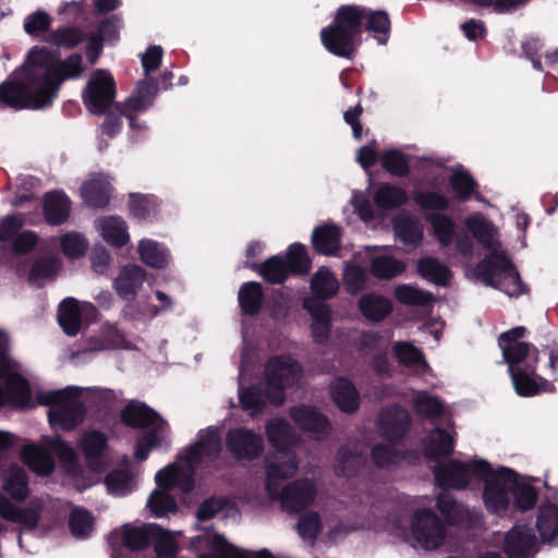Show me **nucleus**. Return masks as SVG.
<instances>
[{
	"label": "nucleus",
	"instance_id": "f257e3e1",
	"mask_svg": "<svg viewBox=\"0 0 558 558\" xmlns=\"http://www.w3.org/2000/svg\"><path fill=\"white\" fill-rule=\"evenodd\" d=\"M82 61L80 53L58 61L44 49L32 50L22 72L0 85V100L13 108H44L51 104L65 78L82 75Z\"/></svg>",
	"mask_w": 558,
	"mask_h": 558
},
{
	"label": "nucleus",
	"instance_id": "f03ea898",
	"mask_svg": "<svg viewBox=\"0 0 558 558\" xmlns=\"http://www.w3.org/2000/svg\"><path fill=\"white\" fill-rule=\"evenodd\" d=\"M433 470L441 487L464 488L473 478L484 482L483 500L494 513L505 512L511 496L522 511L531 509L536 502V490L525 478L508 468L493 470L485 460L470 463L453 460L447 464H437Z\"/></svg>",
	"mask_w": 558,
	"mask_h": 558
},
{
	"label": "nucleus",
	"instance_id": "7ed1b4c3",
	"mask_svg": "<svg viewBox=\"0 0 558 558\" xmlns=\"http://www.w3.org/2000/svg\"><path fill=\"white\" fill-rule=\"evenodd\" d=\"M221 450V439L216 430L201 434L198 441L186 451L183 466L175 463L167 466L156 474V482L162 489L154 490L148 498V507L156 517H162L177 510L175 500L168 494V489L179 487L183 493L192 490L194 486L193 473L196 465L204 459H215Z\"/></svg>",
	"mask_w": 558,
	"mask_h": 558
},
{
	"label": "nucleus",
	"instance_id": "20e7f679",
	"mask_svg": "<svg viewBox=\"0 0 558 558\" xmlns=\"http://www.w3.org/2000/svg\"><path fill=\"white\" fill-rule=\"evenodd\" d=\"M363 21H366V31L384 35L377 39L379 44H386L390 21L385 11H371L359 5H342L336 13L333 24L320 33L326 49L336 56L351 58L356 48V37L362 31Z\"/></svg>",
	"mask_w": 558,
	"mask_h": 558
},
{
	"label": "nucleus",
	"instance_id": "39448f33",
	"mask_svg": "<svg viewBox=\"0 0 558 558\" xmlns=\"http://www.w3.org/2000/svg\"><path fill=\"white\" fill-rule=\"evenodd\" d=\"M466 227L484 247L492 250L477 264L474 271L476 278L486 286L502 290L509 296L520 295L524 286L506 252L500 248L494 226L483 218L471 217L466 220Z\"/></svg>",
	"mask_w": 558,
	"mask_h": 558
},
{
	"label": "nucleus",
	"instance_id": "423d86ee",
	"mask_svg": "<svg viewBox=\"0 0 558 558\" xmlns=\"http://www.w3.org/2000/svg\"><path fill=\"white\" fill-rule=\"evenodd\" d=\"M302 374L300 364L288 355L270 357L265 364V391L258 386L240 389L239 399L243 410L251 415L264 412L267 402L278 407L286 400L284 390L299 383Z\"/></svg>",
	"mask_w": 558,
	"mask_h": 558
},
{
	"label": "nucleus",
	"instance_id": "0eeeda50",
	"mask_svg": "<svg viewBox=\"0 0 558 558\" xmlns=\"http://www.w3.org/2000/svg\"><path fill=\"white\" fill-rule=\"evenodd\" d=\"M266 435L275 452L266 460L267 487L276 493V484L279 480L291 477L298 470L299 461L291 450L295 437L293 428L282 418H272L267 422Z\"/></svg>",
	"mask_w": 558,
	"mask_h": 558
},
{
	"label": "nucleus",
	"instance_id": "6e6552de",
	"mask_svg": "<svg viewBox=\"0 0 558 558\" xmlns=\"http://www.w3.org/2000/svg\"><path fill=\"white\" fill-rule=\"evenodd\" d=\"M82 390L80 387H68L37 392V401L50 407L48 417L53 428L71 430L83 422L85 408L78 399Z\"/></svg>",
	"mask_w": 558,
	"mask_h": 558
},
{
	"label": "nucleus",
	"instance_id": "1a4fd4ad",
	"mask_svg": "<svg viewBox=\"0 0 558 558\" xmlns=\"http://www.w3.org/2000/svg\"><path fill=\"white\" fill-rule=\"evenodd\" d=\"M504 361L509 365V372L515 391L520 396H533L539 391L534 379L537 350L526 342L513 341L501 344Z\"/></svg>",
	"mask_w": 558,
	"mask_h": 558
},
{
	"label": "nucleus",
	"instance_id": "9d476101",
	"mask_svg": "<svg viewBox=\"0 0 558 558\" xmlns=\"http://www.w3.org/2000/svg\"><path fill=\"white\" fill-rule=\"evenodd\" d=\"M123 422L132 427L146 429L145 435L137 441L135 457L143 461L148 451L159 446L165 421L150 408L141 402L132 401L122 411Z\"/></svg>",
	"mask_w": 558,
	"mask_h": 558
},
{
	"label": "nucleus",
	"instance_id": "9b49d317",
	"mask_svg": "<svg viewBox=\"0 0 558 558\" xmlns=\"http://www.w3.org/2000/svg\"><path fill=\"white\" fill-rule=\"evenodd\" d=\"M45 447L27 446L22 456L26 464L39 474H49L54 468L51 452L65 463L72 464L76 460V453L72 447L63 441L60 436L45 437Z\"/></svg>",
	"mask_w": 558,
	"mask_h": 558
},
{
	"label": "nucleus",
	"instance_id": "f8f14e48",
	"mask_svg": "<svg viewBox=\"0 0 558 558\" xmlns=\"http://www.w3.org/2000/svg\"><path fill=\"white\" fill-rule=\"evenodd\" d=\"M116 84L110 73L97 70L89 78L84 92L83 100L93 114H104L113 104Z\"/></svg>",
	"mask_w": 558,
	"mask_h": 558
},
{
	"label": "nucleus",
	"instance_id": "ddd939ff",
	"mask_svg": "<svg viewBox=\"0 0 558 558\" xmlns=\"http://www.w3.org/2000/svg\"><path fill=\"white\" fill-rule=\"evenodd\" d=\"M411 525L413 537L426 550L437 549L446 539L445 524L432 510H417Z\"/></svg>",
	"mask_w": 558,
	"mask_h": 558
},
{
	"label": "nucleus",
	"instance_id": "4468645a",
	"mask_svg": "<svg viewBox=\"0 0 558 558\" xmlns=\"http://www.w3.org/2000/svg\"><path fill=\"white\" fill-rule=\"evenodd\" d=\"M279 480L276 484L277 492L271 493L267 489L271 499H279L282 509L288 512H298L313 502L316 496V487L310 480L295 481L286 485L282 489L279 488ZM266 488H268L266 486Z\"/></svg>",
	"mask_w": 558,
	"mask_h": 558
},
{
	"label": "nucleus",
	"instance_id": "2eb2a0df",
	"mask_svg": "<svg viewBox=\"0 0 558 558\" xmlns=\"http://www.w3.org/2000/svg\"><path fill=\"white\" fill-rule=\"evenodd\" d=\"M158 94V83L155 78L146 77L138 82L135 92L123 102L114 105L116 110L124 116L130 126L134 129L136 114L149 108Z\"/></svg>",
	"mask_w": 558,
	"mask_h": 558
},
{
	"label": "nucleus",
	"instance_id": "dca6fc26",
	"mask_svg": "<svg viewBox=\"0 0 558 558\" xmlns=\"http://www.w3.org/2000/svg\"><path fill=\"white\" fill-rule=\"evenodd\" d=\"M504 550L509 558H531L538 551L536 536L531 529L515 525L505 535Z\"/></svg>",
	"mask_w": 558,
	"mask_h": 558
},
{
	"label": "nucleus",
	"instance_id": "f3484780",
	"mask_svg": "<svg viewBox=\"0 0 558 558\" xmlns=\"http://www.w3.org/2000/svg\"><path fill=\"white\" fill-rule=\"evenodd\" d=\"M9 340L0 331V379H4L5 388L12 398L25 402L29 398L28 383L17 374H9L11 361L8 356Z\"/></svg>",
	"mask_w": 558,
	"mask_h": 558
},
{
	"label": "nucleus",
	"instance_id": "a211bd4d",
	"mask_svg": "<svg viewBox=\"0 0 558 558\" xmlns=\"http://www.w3.org/2000/svg\"><path fill=\"white\" fill-rule=\"evenodd\" d=\"M227 447L239 459L253 460L263 451L264 442L259 435L238 428L228 433Z\"/></svg>",
	"mask_w": 558,
	"mask_h": 558
},
{
	"label": "nucleus",
	"instance_id": "6ab92c4d",
	"mask_svg": "<svg viewBox=\"0 0 558 558\" xmlns=\"http://www.w3.org/2000/svg\"><path fill=\"white\" fill-rule=\"evenodd\" d=\"M290 415L301 429L307 432L316 440L324 439L331 430L327 417L311 407L301 405L292 408Z\"/></svg>",
	"mask_w": 558,
	"mask_h": 558
},
{
	"label": "nucleus",
	"instance_id": "aec40b11",
	"mask_svg": "<svg viewBox=\"0 0 558 558\" xmlns=\"http://www.w3.org/2000/svg\"><path fill=\"white\" fill-rule=\"evenodd\" d=\"M81 448L92 471H101L107 463V437L96 430L86 432L81 438Z\"/></svg>",
	"mask_w": 558,
	"mask_h": 558
},
{
	"label": "nucleus",
	"instance_id": "412c9836",
	"mask_svg": "<svg viewBox=\"0 0 558 558\" xmlns=\"http://www.w3.org/2000/svg\"><path fill=\"white\" fill-rule=\"evenodd\" d=\"M378 424L384 437L390 441H396L407 433L410 415L401 407H388L380 412Z\"/></svg>",
	"mask_w": 558,
	"mask_h": 558
},
{
	"label": "nucleus",
	"instance_id": "4be33fe9",
	"mask_svg": "<svg viewBox=\"0 0 558 558\" xmlns=\"http://www.w3.org/2000/svg\"><path fill=\"white\" fill-rule=\"evenodd\" d=\"M146 279V271L138 265L122 267L113 280L117 294L124 301H133Z\"/></svg>",
	"mask_w": 558,
	"mask_h": 558
},
{
	"label": "nucleus",
	"instance_id": "5701e85b",
	"mask_svg": "<svg viewBox=\"0 0 558 558\" xmlns=\"http://www.w3.org/2000/svg\"><path fill=\"white\" fill-rule=\"evenodd\" d=\"M39 511L40 508L34 505L19 508L0 493V515L8 521L20 523L26 530H34L39 521Z\"/></svg>",
	"mask_w": 558,
	"mask_h": 558
},
{
	"label": "nucleus",
	"instance_id": "b1692460",
	"mask_svg": "<svg viewBox=\"0 0 558 558\" xmlns=\"http://www.w3.org/2000/svg\"><path fill=\"white\" fill-rule=\"evenodd\" d=\"M303 306L313 318L312 335L316 343H324L330 331V310L327 304L317 300H304Z\"/></svg>",
	"mask_w": 558,
	"mask_h": 558
},
{
	"label": "nucleus",
	"instance_id": "393cba45",
	"mask_svg": "<svg viewBox=\"0 0 558 558\" xmlns=\"http://www.w3.org/2000/svg\"><path fill=\"white\" fill-rule=\"evenodd\" d=\"M436 506L449 524H470L474 520V514L447 490L439 494Z\"/></svg>",
	"mask_w": 558,
	"mask_h": 558
},
{
	"label": "nucleus",
	"instance_id": "a878e982",
	"mask_svg": "<svg viewBox=\"0 0 558 558\" xmlns=\"http://www.w3.org/2000/svg\"><path fill=\"white\" fill-rule=\"evenodd\" d=\"M364 454L356 448L343 446L338 450L335 461V473L337 476L353 477L365 464Z\"/></svg>",
	"mask_w": 558,
	"mask_h": 558
},
{
	"label": "nucleus",
	"instance_id": "bb28decb",
	"mask_svg": "<svg viewBox=\"0 0 558 558\" xmlns=\"http://www.w3.org/2000/svg\"><path fill=\"white\" fill-rule=\"evenodd\" d=\"M81 193L88 206L102 208L109 203L110 183L105 175L98 174L82 185Z\"/></svg>",
	"mask_w": 558,
	"mask_h": 558
},
{
	"label": "nucleus",
	"instance_id": "cd10ccee",
	"mask_svg": "<svg viewBox=\"0 0 558 558\" xmlns=\"http://www.w3.org/2000/svg\"><path fill=\"white\" fill-rule=\"evenodd\" d=\"M331 396L338 408L347 413H352L360 405V395L354 385L345 378H337L332 381Z\"/></svg>",
	"mask_w": 558,
	"mask_h": 558
},
{
	"label": "nucleus",
	"instance_id": "c85d7f7f",
	"mask_svg": "<svg viewBox=\"0 0 558 558\" xmlns=\"http://www.w3.org/2000/svg\"><path fill=\"white\" fill-rule=\"evenodd\" d=\"M453 436L446 429L435 428L425 439L424 452L430 460L447 457L453 451Z\"/></svg>",
	"mask_w": 558,
	"mask_h": 558
},
{
	"label": "nucleus",
	"instance_id": "c756f323",
	"mask_svg": "<svg viewBox=\"0 0 558 558\" xmlns=\"http://www.w3.org/2000/svg\"><path fill=\"white\" fill-rule=\"evenodd\" d=\"M341 231L332 223H326L314 229L312 241L315 250L324 255H332L340 247Z\"/></svg>",
	"mask_w": 558,
	"mask_h": 558
},
{
	"label": "nucleus",
	"instance_id": "7c9ffc66",
	"mask_svg": "<svg viewBox=\"0 0 558 558\" xmlns=\"http://www.w3.org/2000/svg\"><path fill=\"white\" fill-rule=\"evenodd\" d=\"M158 531L159 526L156 524L144 526L125 525L122 532V544L131 550L144 549L154 541Z\"/></svg>",
	"mask_w": 558,
	"mask_h": 558
},
{
	"label": "nucleus",
	"instance_id": "2f4dec72",
	"mask_svg": "<svg viewBox=\"0 0 558 558\" xmlns=\"http://www.w3.org/2000/svg\"><path fill=\"white\" fill-rule=\"evenodd\" d=\"M396 235L405 244H417L423 236L420 220L408 214H399L393 221Z\"/></svg>",
	"mask_w": 558,
	"mask_h": 558
},
{
	"label": "nucleus",
	"instance_id": "473e14b6",
	"mask_svg": "<svg viewBox=\"0 0 558 558\" xmlns=\"http://www.w3.org/2000/svg\"><path fill=\"white\" fill-rule=\"evenodd\" d=\"M44 213L50 225L62 223L70 213L69 198L60 192L48 193L45 198Z\"/></svg>",
	"mask_w": 558,
	"mask_h": 558
},
{
	"label": "nucleus",
	"instance_id": "72a5a7b5",
	"mask_svg": "<svg viewBox=\"0 0 558 558\" xmlns=\"http://www.w3.org/2000/svg\"><path fill=\"white\" fill-rule=\"evenodd\" d=\"M363 316L372 322L383 320L392 310L388 299L377 294H364L359 301Z\"/></svg>",
	"mask_w": 558,
	"mask_h": 558
},
{
	"label": "nucleus",
	"instance_id": "f704fd0d",
	"mask_svg": "<svg viewBox=\"0 0 558 558\" xmlns=\"http://www.w3.org/2000/svg\"><path fill=\"white\" fill-rule=\"evenodd\" d=\"M311 289L314 294L311 300L324 302V300L330 299L337 293L339 283L335 275L323 267L312 277Z\"/></svg>",
	"mask_w": 558,
	"mask_h": 558
},
{
	"label": "nucleus",
	"instance_id": "c9c22d12",
	"mask_svg": "<svg viewBox=\"0 0 558 558\" xmlns=\"http://www.w3.org/2000/svg\"><path fill=\"white\" fill-rule=\"evenodd\" d=\"M102 239L109 244L121 247L129 241L126 225L118 217H106L98 221Z\"/></svg>",
	"mask_w": 558,
	"mask_h": 558
},
{
	"label": "nucleus",
	"instance_id": "e433bc0d",
	"mask_svg": "<svg viewBox=\"0 0 558 558\" xmlns=\"http://www.w3.org/2000/svg\"><path fill=\"white\" fill-rule=\"evenodd\" d=\"M58 320L66 335L75 336L80 331L81 314L78 303L74 299H66L60 304Z\"/></svg>",
	"mask_w": 558,
	"mask_h": 558
},
{
	"label": "nucleus",
	"instance_id": "4c0bfd02",
	"mask_svg": "<svg viewBox=\"0 0 558 558\" xmlns=\"http://www.w3.org/2000/svg\"><path fill=\"white\" fill-rule=\"evenodd\" d=\"M263 290L258 282L251 281L244 283L239 291V303L244 314H257L263 304Z\"/></svg>",
	"mask_w": 558,
	"mask_h": 558
},
{
	"label": "nucleus",
	"instance_id": "58836bf2",
	"mask_svg": "<svg viewBox=\"0 0 558 558\" xmlns=\"http://www.w3.org/2000/svg\"><path fill=\"white\" fill-rule=\"evenodd\" d=\"M536 527L544 542L553 539L558 534V508L555 505L539 508Z\"/></svg>",
	"mask_w": 558,
	"mask_h": 558
},
{
	"label": "nucleus",
	"instance_id": "ea45409f",
	"mask_svg": "<svg viewBox=\"0 0 558 558\" xmlns=\"http://www.w3.org/2000/svg\"><path fill=\"white\" fill-rule=\"evenodd\" d=\"M405 270L404 263L391 256H376L371 262V272L374 277L380 280H389Z\"/></svg>",
	"mask_w": 558,
	"mask_h": 558
},
{
	"label": "nucleus",
	"instance_id": "a19ab883",
	"mask_svg": "<svg viewBox=\"0 0 558 558\" xmlns=\"http://www.w3.org/2000/svg\"><path fill=\"white\" fill-rule=\"evenodd\" d=\"M61 267L57 257H43L36 260L29 272V281L38 287L46 281L52 280Z\"/></svg>",
	"mask_w": 558,
	"mask_h": 558
},
{
	"label": "nucleus",
	"instance_id": "79ce46f5",
	"mask_svg": "<svg viewBox=\"0 0 558 558\" xmlns=\"http://www.w3.org/2000/svg\"><path fill=\"white\" fill-rule=\"evenodd\" d=\"M4 490L19 501L27 497V473L23 468H10L4 483Z\"/></svg>",
	"mask_w": 558,
	"mask_h": 558
},
{
	"label": "nucleus",
	"instance_id": "37998d69",
	"mask_svg": "<svg viewBox=\"0 0 558 558\" xmlns=\"http://www.w3.org/2000/svg\"><path fill=\"white\" fill-rule=\"evenodd\" d=\"M417 270L422 277L440 286H445L449 280L448 268L434 257L421 258Z\"/></svg>",
	"mask_w": 558,
	"mask_h": 558
},
{
	"label": "nucleus",
	"instance_id": "c03bdc74",
	"mask_svg": "<svg viewBox=\"0 0 558 558\" xmlns=\"http://www.w3.org/2000/svg\"><path fill=\"white\" fill-rule=\"evenodd\" d=\"M141 259L149 267L163 268L168 264L166 251L151 240H142L138 245Z\"/></svg>",
	"mask_w": 558,
	"mask_h": 558
},
{
	"label": "nucleus",
	"instance_id": "a18cd8bd",
	"mask_svg": "<svg viewBox=\"0 0 558 558\" xmlns=\"http://www.w3.org/2000/svg\"><path fill=\"white\" fill-rule=\"evenodd\" d=\"M404 190L390 184H383L374 196L376 205L383 209H392L407 202Z\"/></svg>",
	"mask_w": 558,
	"mask_h": 558
},
{
	"label": "nucleus",
	"instance_id": "49530a36",
	"mask_svg": "<svg viewBox=\"0 0 558 558\" xmlns=\"http://www.w3.org/2000/svg\"><path fill=\"white\" fill-rule=\"evenodd\" d=\"M94 526V518L89 511L83 508H75L69 518V527L73 536L86 537Z\"/></svg>",
	"mask_w": 558,
	"mask_h": 558
},
{
	"label": "nucleus",
	"instance_id": "de8ad7c7",
	"mask_svg": "<svg viewBox=\"0 0 558 558\" xmlns=\"http://www.w3.org/2000/svg\"><path fill=\"white\" fill-rule=\"evenodd\" d=\"M368 275L366 270L356 265L347 263L343 272V284L351 294H356L366 288Z\"/></svg>",
	"mask_w": 558,
	"mask_h": 558
},
{
	"label": "nucleus",
	"instance_id": "09e8293b",
	"mask_svg": "<svg viewBox=\"0 0 558 558\" xmlns=\"http://www.w3.org/2000/svg\"><path fill=\"white\" fill-rule=\"evenodd\" d=\"M395 294L398 301L403 304L427 306L433 301L432 293L412 286H398Z\"/></svg>",
	"mask_w": 558,
	"mask_h": 558
},
{
	"label": "nucleus",
	"instance_id": "8fccbe9b",
	"mask_svg": "<svg viewBox=\"0 0 558 558\" xmlns=\"http://www.w3.org/2000/svg\"><path fill=\"white\" fill-rule=\"evenodd\" d=\"M289 274V267L280 257L268 258L260 268V275L270 283H281Z\"/></svg>",
	"mask_w": 558,
	"mask_h": 558
},
{
	"label": "nucleus",
	"instance_id": "3c124183",
	"mask_svg": "<svg viewBox=\"0 0 558 558\" xmlns=\"http://www.w3.org/2000/svg\"><path fill=\"white\" fill-rule=\"evenodd\" d=\"M108 490L117 496H122L133 489V477L128 471L114 470L106 476Z\"/></svg>",
	"mask_w": 558,
	"mask_h": 558
},
{
	"label": "nucleus",
	"instance_id": "603ef678",
	"mask_svg": "<svg viewBox=\"0 0 558 558\" xmlns=\"http://www.w3.org/2000/svg\"><path fill=\"white\" fill-rule=\"evenodd\" d=\"M154 541L158 558H175L179 547L172 532L159 526Z\"/></svg>",
	"mask_w": 558,
	"mask_h": 558
},
{
	"label": "nucleus",
	"instance_id": "864d4df0",
	"mask_svg": "<svg viewBox=\"0 0 558 558\" xmlns=\"http://www.w3.org/2000/svg\"><path fill=\"white\" fill-rule=\"evenodd\" d=\"M381 165L393 175L403 177L410 172L405 155L397 149L386 151L381 157Z\"/></svg>",
	"mask_w": 558,
	"mask_h": 558
},
{
	"label": "nucleus",
	"instance_id": "5fc2aeb1",
	"mask_svg": "<svg viewBox=\"0 0 558 558\" xmlns=\"http://www.w3.org/2000/svg\"><path fill=\"white\" fill-rule=\"evenodd\" d=\"M413 405L416 412L429 418L439 416L442 412L441 402L425 392H418L413 398Z\"/></svg>",
	"mask_w": 558,
	"mask_h": 558
},
{
	"label": "nucleus",
	"instance_id": "6e6d98bb",
	"mask_svg": "<svg viewBox=\"0 0 558 558\" xmlns=\"http://www.w3.org/2000/svg\"><path fill=\"white\" fill-rule=\"evenodd\" d=\"M296 529L300 536L313 545L320 530V520L318 513L306 512L302 514L296 524Z\"/></svg>",
	"mask_w": 558,
	"mask_h": 558
},
{
	"label": "nucleus",
	"instance_id": "4d7b16f0",
	"mask_svg": "<svg viewBox=\"0 0 558 558\" xmlns=\"http://www.w3.org/2000/svg\"><path fill=\"white\" fill-rule=\"evenodd\" d=\"M393 352L399 363L404 366H414L424 363L422 353L410 342H396L393 344Z\"/></svg>",
	"mask_w": 558,
	"mask_h": 558
},
{
	"label": "nucleus",
	"instance_id": "13d9d810",
	"mask_svg": "<svg viewBox=\"0 0 558 558\" xmlns=\"http://www.w3.org/2000/svg\"><path fill=\"white\" fill-rule=\"evenodd\" d=\"M288 263L294 272L304 274L310 270L311 262L306 254L305 246L302 244H292L288 251Z\"/></svg>",
	"mask_w": 558,
	"mask_h": 558
},
{
	"label": "nucleus",
	"instance_id": "bf43d9fd",
	"mask_svg": "<svg viewBox=\"0 0 558 558\" xmlns=\"http://www.w3.org/2000/svg\"><path fill=\"white\" fill-rule=\"evenodd\" d=\"M51 19L48 13L44 11H36L26 16L24 21V31L32 36L47 32L50 27Z\"/></svg>",
	"mask_w": 558,
	"mask_h": 558
},
{
	"label": "nucleus",
	"instance_id": "052dcab7",
	"mask_svg": "<svg viewBox=\"0 0 558 558\" xmlns=\"http://www.w3.org/2000/svg\"><path fill=\"white\" fill-rule=\"evenodd\" d=\"M61 248L68 257L77 258L85 253L87 243L78 233H68L61 239Z\"/></svg>",
	"mask_w": 558,
	"mask_h": 558
},
{
	"label": "nucleus",
	"instance_id": "680f3d73",
	"mask_svg": "<svg viewBox=\"0 0 558 558\" xmlns=\"http://www.w3.org/2000/svg\"><path fill=\"white\" fill-rule=\"evenodd\" d=\"M372 459L379 468H389L399 461V453L391 445H376L372 450Z\"/></svg>",
	"mask_w": 558,
	"mask_h": 558
},
{
	"label": "nucleus",
	"instance_id": "e2e57ef3",
	"mask_svg": "<svg viewBox=\"0 0 558 558\" xmlns=\"http://www.w3.org/2000/svg\"><path fill=\"white\" fill-rule=\"evenodd\" d=\"M50 40L61 47L72 48L83 40V34L77 28H61L50 34Z\"/></svg>",
	"mask_w": 558,
	"mask_h": 558
},
{
	"label": "nucleus",
	"instance_id": "0e129e2a",
	"mask_svg": "<svg viewBox=\"0 0 558 558\" xmlns=\"http://www.w3.org/2000/svg\"><path fill=\"white\" fill-rule=\"evenodd\" d=\"M433 227L441 244L448 245L451 243L453 225L450 219L445 216L436 215L433 218Z\"/></svg>",
	"mask_w": 558,
	"mask_h": 558
},
{
	"label": "nucleus",
	"instance_id": "69168bd1",
	"mask_svg": "<svg viewBox=\"0 0 558 558\" xmlns=\"http://www.w3.org/2000/svg\"><path fill=\"white\" fill-rule=\"evenodd\" d=\"M451 185L457 194L466 198L475 186V181L465 172H456L450 179Z\"/></svg>",
	"mask_w": 558,
	"mask_h": 558
},
{
	"label": "nucleus",
	"instance_id": "338daca9",
	"mask_svg": "<svg viewBox=\"0 0 558 558\" xmlns=\"http://www.w3.org/2000/svg\"><path fill=\"white\" fill-rule=\"evenodd\" d=\"M24 225L22 215L7 216L0 221V241L13 236Z\"/></svg>",
	"mask_w": 558,
	"mask_h": 558
},
{
	"label": "nucleus",
	"instance_id": "774afa93",
	"mask_svg": "<svg viewBox=\"0 0 558 558\" xmlns=\"http://www.w3.org/2000/svg\"><path fill=\"white\" fill-rule=\"evenodd\" d=\"M415 201L423 208L445 209L448 207L447 198L435 192L418 193Z\"/></svg>",
	"mask_w": 558,
	"mask_h": 558
}]
</instances>
